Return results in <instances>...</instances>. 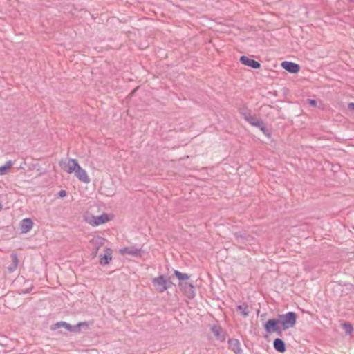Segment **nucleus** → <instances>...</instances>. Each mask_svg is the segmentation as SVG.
Masks as SVG:
<instances>
[{
	"instance_id": "nucleus-1",
	"label": "nucleus",
	"mask_w": 354,
	"mask_h": 354,
	"mask_svg": "<svg viewBox=\"0 0 354 354\" xmlns=\"http://www.w3.org/2000/svg\"><path fill=\"white\" fill-rule=\"evenodd\" d=\"M84 221L92 226H98L106 223L111 219L110 215L102 214L100 216H93L90 212H86L84 215Z\"/></svg>"
},
{
	"instance_id": "nucleus-2",
	"label": "nucleus",
	"mask_w": 354,
	"mask_h": 354,
	"mask_svg": "<svg viewBox=\"0 0 354 354\" xmlns=\"http://www.w3.org/2000/svg\"><path fill=\"white\" fill-rule=\"evenodd\" d=\"M279 324H281L283 329L287 330L292 328L295 324L297 315L294 312H288L286 314L279 315Z\"/></svg>"
},
{
	"instance_id": "nucleus-3",
	"label": "nucleus",
	"mask_w": 354,
	"mask_h": 354,
	"mask_svg": "<svg viewBox=\"0 0 354 354\" xmlns=\"http://www.w3.org/2000/svg\"><path fill=\"white\" fill-rule=\"evenodd\" d=\"M155 290L158 292H163L171 286L172 283L169 279L164 275H160L152 279Z\"/></svg>"
},
{
	"instance_id": "nucleus-4",
	"label": "nucleus",
	"mask_w": 354,
	"mask_h": 354,
	"mask_svg": "<svg viewBox=\"0 0 354 354\" xmlns=\"http://www.w3.org/2000/svg\"><path fill=\"white\" fill-rule=\"evenodd\" d=\"M78 165L75 159H64L59 162L61 169L68 174L74 173Z\"/></svg>"
},
{
	"instance_id": "nucleus-5",
	"label": "nucleus",
	"mask_w": 354,
	"mask_h": 354,
	"mask_svg": "<svg viewBox=\"0 0 354 354\" xmlns=\"http://www.w3.org/2000/svg\"><path fill=\"white\" fill-rule=\"evenodd\" d=\"M178 286L180 290L183 292L184 295L189 298L192 299L195 296L194 287L193 283L187 281L179 282Z\"/></svg>"
},
{
	"instance_id": "nucleus-6",
	"label": "nucleus",
	"mask_w": 354,
	"mask_h": 354,
	"mask_svg": "<svg viewBox=\"0 0 354 354\" xmlns=\"http://www.w3.org/2000/svg\"><path fill=\"white\" fill-rule=\"evenodd\" d=\"M105 239L100 236H94L91 241L90 244L93 247V257H95L98 250L104 244Z\"/></svg>"
},
{
	"instance_id": "nucleus-7",
	"label": "nucleus",
	"mask_w": 354,
	"mask_h": 354,
	"mask_svg": "<svg viewBox=\"0 0 354 354\" xmlns=\"http://www.w3.org/2000/svg\"><path fill=\"white\" fill-rule=\"evenodd\" d=\"M74 174L77 177V178L83 183L88 184L91 181L87 172L85 169L82 168L80 165L77 166Z\"/></svg>"
},
{
	"instance_id": "nucleus-8",
	"label": "nucleus",
	"mask_w": 354,
	"mask_h": 354,
	"mask_svg": "<svg viewBox=\"0 0 354 354\" xmlns=\"http://www.w3.org/2000/svg\"><path fill=\"white\" fill-rule=\"evenodd\" d=\"M279 324V321L274 319H270L267 321L266 323L264 328L265 330L268 333H278L279 334L281 333L280 329L278 326V324Z\"/></svg>"
},
{
	"instance_id": "nucleus-9",
	"label": "nucleus",
	"mask_w": 354,
	"mask_h": 354,
	"mask_svg": "<svg viewBox=\"0 0 354 354\" xmlns=\"http://www.w3.org/2000/svg\"><path fill=\"white\" fill-rule=\"evenodd\" d=\"M82 324H84V323H79L77 326H73L65 322H59L54 324L51 329L55 330L61 327H63L68 331H78L79 327Z\"/></svg>"
},
{
	"instance_id": "nucleus-10",
	"label": "nucleus",
	"mask_w": 354,
	"mask_h": 354,
	"mask_svg": "<svg viewBox=\"0 0 354 354\" xmlns=\"http://www.w3.org/2000/svg\"><path fill=\"white\" fill-rule=\"evenodd\" d=\"M33 227V222L30 218H24L20 222V230L21 233L26 234L30 232Z\"/></svg>"
},
{
	"instance_id": "nucleus-11",
	"label": "nucleus",
	"mask_w": 354,
	"mask_h": 354,
	"mask_svg": "<svg viewBox=\"0 0 354 354\" xmlns=\"http://www.w3.org/2000/svg\"><path fill=\"white\" fill-rule=\"evenodd\" d=\"M281 66L283 68L291 73H297L299 71L300 69V67L297 64L287 61L283 62L281 63Z\"/></svg>"
},
{
	"instance_id": "nucleus-12",
	"label": "nucleus",
	"mask_w": 354,
	"mask_h": 354,
	"mask_svg": "<svg viewBox=\"0 0 354 354\" xmlns=\"http://www.w3.org/2000/svg\"><path fill=\"white\" fill-rule=\"evenodd\" d=\"M240 62L243 65L250 66L252 68H259L261 66V64L258 62H257L254 59H252L248 57L247 56H244V55L241 56L240 57Z\"/></svg>"
},
{
	"instance_id": "nucleus-13",
	"label": "nucleus",
	"mask_w": 354,
	"mask_h": 354,
	"mask_svg": "<svg viewBox=\"0 0 354 354\" xmlns=\"http://www.w3.org/2000/svg\"><path fill=\"white\" fill-rule=\"evenodd\" d=\"M119 252L122 255L129 254L132 256H140V250L136 249L133 247H126L120 249Z\"/></svg>"
},
{
	"instance_id": "nucleus-14",
	"label": "nucleus",
	"mask_w": 354,
	"mask_h": 354,
	"mask_svg": "<svg viewBox=\"0 0 354 354\" xmlns=\"http://www.w3.org/2000/svg\"><path fill=\"white\" fill-rule=\"evenodd\" d=\"M229 347L232 349L236 354H240L241 352L240 342L238 339H230L228 341Z\"/></svg>"
},
{
	"instance_id": "nucleus-15",
	"label": "nucleus",
	"mask_w": 354,
	"mask_h": 354,
	"mask_svg": "<svg viewBox=\"0 0 354 354\" xmlns=\"http://www.w3.org/2000/svg\"><path fill=\"white\" fill-rule=\"evenodd\" d=\"M104 252H105L104 254L100 257V262L102 265H106V264L109 263V262L112 259L111 250L109 248H106Z\"/></svg>"
},
{
	"instance_id": "nucleus-16",
	"label": "nucleus",
	"mask_w": 354,
	"mask_h": 354,
	"mask_svg": "<svg viewBox=\"0 0 354 354\" xmlns=\"http://www.w3.org/2000/svg\"><path fill=\"white\" fill-rule=\"evenodd\" d=\"M274 348L276 351L283 353L286 351L285 343L281 339H275L273 343Z\"/></svg>"
},
{
	"instance_id": "nucleus-17",
	"label": "nucleus",
	"mask_w": 354,
	"mask_h": 354,
	"mask_svg": "<svg viewBox=\"0 0 354 354\" xmlns=\"http://www.w3.org/2000/svg\"><path fill=\"white\" fill-rule=\"evenodd\" d=\"M12 166L13 162L12 160L7 161L4 165L0 167V176H4L7 174Z\"/></svg>"
},
{
	"instance_id": "nucleus-18",
	"label": "nucleus",
	"mask_w": 354,
	"mask_h": 354,
	"mask_svg": "<svg viewBox=\"0 0 354 354\" xmlns=\"http://www.w3.org/2000/svg\"><path fill=\"white\" fill-rule=\"evenodd\" d=\"M10 257L12 264L8 267V270L9 272H12L17 268L19 261L17 254L15 253H12Z\"/></svg>"
},
{
	"instance_id": "nucleus-19",
	"label": "nucleus",
	"mask_w": 354,
	"mask_h": 354,
	"mask_svg": "<svg viewBox=\"0 0 354 354\" xmlns=\"http://www.w3.org/2000/svg\"><path fill=\"white\" fill-rule=\"evenodd\" d=\"M237 310L239 311V314L243 317H247L249 315L248 306L245 303L239 305L237 306Z\"/></svg>"
},
{
	"instance_id": "nucleus-20",
	"label": "nucleus",
	"mask_w": 354,
	"mask_h": 354,
	"mask_svg": "<svg viewBox=\"0 0 354 354\" xmlns=\"http://www.w3.org/2000/svg\"><path fill=\"white\" fill-rule=\"evenodd\" d=\"M175 276L178 278L179 280V282L185 281L187 282L189 279V276L186 273H182L178 270L174 271Z\"/></svg>"
},
{
	"instance_id": "nucleus-21",
	"label": "nucleus",
	"mask_w": 354,
	"mask_h": 354,
	"mask_svg": "<svg viewBox=\"0 0 354 354\" xmlns=\"http://www.w3.org/2000/svg\"><path fill=\"white\" fill-rule=\"evenodd\" d=\"M247 122H248L252 126L257 127L262 121L259 120L254 115H252L247 118Z\"/></svg>"
},
{
	"instance_id": "nucleus-22",
	"label": "nucleus",
	"mask_w": 354,
	"mask_h": 354,
	"mask_svg": "<svg viewBox=\"0 0 354 354\" xmlns=\"http://www.w3.org/2000/svg\"><path fill=\"white\" fill-rule=\"evenodd\" d=\"M260 129V130L263 133L264 135H266L268 137L270 136V133L268 132V131L266 129L265 124L261 122L259 123V124L257 127Z\"/></svg>"
},
{
	"instance_id": "nucleus-23",
	"label": "nucleus",
	"mask_w": 354,
	"mask_h": 354,
	"mask_svg": "<svg viewBox=\"0 0 354 354\" xmlns=\"http://www.w3.org/2000/svg\"><path fill=\"white\" fill-rule=\"evenodd\" d=\"M342 327L344 329L346 333L351 334L353 330V328L349 323H344L342 324Z\"/></svg>"
},
{
	"instance_id": "nucleus-24",
	"label": "nucleus",
	"mask_w": 354,
	"mask_h": 354,
	"mask_svg": "<svg viewBox=\"0 0 354 354\" xmlns=\"http://www.w3.org/2000/svg\"><path fill=\"white\" fill-rule=\"evenodd\" d=\"M57 194H58L59 197L64 198L66 196L67 193L65 190L62 189L58 192Z\"/></svg>"
},
{
	"instance_id": "nucleus-25",
	"label": "nucleus",
	"mask_w": 354,
	"mask_h": 354,
	"mask_svg": "<svg viewBox=\"0 0 354 354\" xmlns=\"http://www.w3.org/2000/svg\"><path fill=\"white\" fill-rule=\"evenodd\" d=\"M307 102H308V103L310 105H311V106H316V105H317V102H316V100H315L308 99V100H307Z\"/></svg>"
},
{
	"instance_id": "nucleus-26",
	"label": "nucleus",
	"mask_w": 354,
	"mask_h": 354,
	"mask_svg": "<svg viewBox=\"0 0 354 354\" xmlns=\"http://www.w3.org/2000/svg\"><path fill=\"white\" fill-rule=\"evenodd\" d=\"M348 109L354 112V103L353 102H351L348 104Z\"/></svg>"
},
{
	"instance_id": "nucleus-27",
	"label": "nucleus",
	"mask_w": 354,
	"mask_h": 354,
	"mask_svg": "<svg viewBox=\"0 0 354 354\" xmlns=\"http://www.w3.org/2000/svg\"><path fill=\"white\" fill-rule=\"evenodd\" d=\"M252 115L250 113H243L244 119L247 121V118L251 117Z\"/></svg>"
}]
</instances>
